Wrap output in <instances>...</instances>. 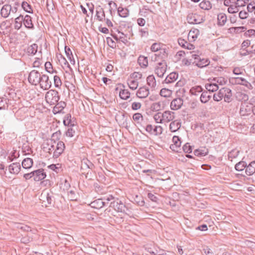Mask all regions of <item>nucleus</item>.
<instances>
[{
	"mask_svg": "<svg viewBox=\"0 0 255 255\" xmlns=\"http://www.w3.org/2000/svg\"><path fill=\"white\" fill-rule=\"evenodd\" d=\"M65 148L64 143L62 141L57 142L56 148L53 151V157L55 158H58L64 151Z\"/></svg>",
	"mask_w": 255,
	"mask_h": 255,
	"instance_id": "11",
	"label": "nucleus"
},
{
	"mask_svg": "<svg viewBox=\"0 0 255 255\" xmlns=\"http://www.w3.org/2000/svg\"><path fill=\"white\" fill-rule=\"evenodd\" d=\"M245 172L248 176L252 175L255 173V161H252L248 165H247Z\"/></svg>",
	"mask_w": 255,
	"mask_h": 255,
	"instance_id": "26",
	"label": "nucleus"
},
{
	"mask_svg": "<svg viewBox=\"0 0 255 255\" xmlns=\"http://www.w3.org/2000/svg\"><path fill=\"white\" fill-rule=\"evenodd\" d=\"M48 167L49 169L55 171L56 173H58L60 171L61 167H60V165L59 164H52L49 165Z\"/></svg>",
	"mask_w": 255,
	"mask_h": 255,
	"instance_id": "62",
	"label": "nucleus"
},
{
	"mask_svg": "<svg viewBox=\"0 0 255 255\" xmlns=\"http://www.w3.org/2000/svg\"><path fill=\"white\" fill-rule=\"evenodd\" d=\"M183 105V100L180 98L173 99L170 103V108L172 110L179 109Z\"/></svg>",
	"mask_w": 255,
	"mask_h": 255,
	"instance_id": "16",
	"label": "nucleus"
},
{
	"mask_svg": "<svg viewBox=\"0 0 255 255\" xmlns=\"http://www.w3.org/2000/svg\"><path fill=\"white\" fill-rule=\"evenodd\" d=\"M128 84L130 89L135 90L138 86V82L136 80L129 78L128 80Z\"/></svg>",
	"mask_w": 255,
	"mask_h": 255,
	"instance_id": "41",
	"label": "nucleus"
},
{
	"mask_svg": "<svg viewBox=\"0 0 255 255\" xmlns=\"http://www.w3.org/2000/svg\"><path fill=\"white\" fill-rule=\"evenodd\" d=\"M10 9L11 5L8 4L3 5L0 9V16L4 18H7L9 16H11Z\"/></svg>",
	"mask_w": 255,
	"mask_h": 255,
	"instance_id": "13",
	"label": "nucleus"
},
{
	"mask_svg": "<svg viewBox=\"0 0 255 255\" xmlns=\"http://www.w3.org/2000/svg\"><path fill=\"white\" fill-rule=\"evenodd\" d=\"M172 141L174 143V144L171 145V148H174V146H175L176 147H178L180 146L181 142L180 141L179 137L178 136L174 135L172 138Z\"/></svg>",
	"mask_w": 255,
	"mask_h": 255,
	"instance_id": "46",
	"label": "nucleus"
},
{
	"mask_svg": "<svg viewBox=\"0 0 255 255\" xmlns=\"http://www.w3.org/2000/svg\"><path fill=\"white\" fill-rule=\"evenodd\" d=\"M132 119L137 123H140L143 120V117L140 113H137L133 115Z\"/></svg>",
	"mask_w": 255,
	"mask_h": 255,
	"instance_id": "54",
	"label": "nucleus"
},
{
	"mask_svg": "<svg viewBox=\"0 0 255 255\" xmlns=\"http://www.w3.org/2000/svg\"><path fill=\"white\" fill-rule=\"evenodd\" d=\"M66 106V104L65 102L63 101L58 102L53 108V113L54 114L61 113Z\"/></svg>",
	"mask_w": 255,
	"mask_h": 255,
	"instance_id": "22",
	"label": "nucleus"
},
{
	"mask_svg": "<svg viewBox=\"0 0 255 255\" xmlns=\"http://www.w3.org/2000/svg\"><path fill=\"white\" fill-rule=\"evenodd\" d=\"M187 21L190 24H200L205 21V18L197 13H190L187 16Z\"/></svg>",
	"mask_w": 255,
	"mask_h": 255,
	"instance_id": "2",
	"label": "nucleus"
},
{
	"mask_svg": "<svg viewBox=\"0 0 255 255\" xmlns=\"http://www.w3.org/2000/svg\"><path fill=\"white\" fill-rule=\"evenodd\" d=\"M239 153V151L236 149H233L228 153V158L232 161L234 158H236Z\"/></svg>",
	"mask_w": 255,
	"mask_h": 255,
	"instance_id": "49",
	"label": "nucleus"
},
{
	"mask_svg": "<svg viewBox=\"0 0 255 255\" xmlns=\"http://www.w3.org/2000/svg\"><path fill=\"white\" fill-rule=\"evenodd\" d=\"M161 103L160 102L153 103L151 106V110L153 111H159L161 109Z\"/></svg>",
	"mask_w": 255,
	"mask_h": 255,
	"instance_id": "53",
	"label": "nucleus"
},
{
	"mask_svg": "<svg viewBox=\"0 0 255 255\" xmlns=\"http://www.w3.org/2000/svg\"><path fill=\"white\" fill-rule=\"evenodd\" d=\"M21 230L24 231V232H31L33 234H36V231H37L36 230L31 229L29 226L24 225L23 224L22 226Z\"/></svg>",
	"mask_w": 255,
	"mask_h": 255,
	"instance_id": "61",
	"label": "nucleus"
},
{
	"mask_svg": "<svg viewBox=\"0 0 255 255\" xmlns=\"http://www.w3.org/2000/svg\"><path fill=\"white\" fill-rule=\"evenodd\" d=\"M94 165L88 159L85 158L81 161V169L85 172L87 169H92Z\"/></svg>",
	"mask_w": 255,
	"mask_h": 255,
	"instance_id": "17",
	"label": "nucleus"
},
{
	"mask_svg": "<svg viewBox=\"0 0 255 255\" xmlns=\"http://www.w3.org/2000/svg\"><path fill=\"white\" fill-rule=\"evenodd\" d=\"M175 113L170 111H165L162 113L163 124L171 122L175 119Z\"/></svg>",
	"mask_w": 255,
	"mask_h": 255,
	"instance_id": "10",
	"label": "nucleus"
},
{
	"mask_svg": "<svg viewBox=\"0 0 255 255\" xmlns=\"http://www.w3.org/2000/svg\"><path fill=\"white\" fill-rule=\"evenodd\" d=\"M226 90L228 91L227 88H223L219 91L218 93L214 94L213 95V100L217 102H219L222 100L224 96H225L224 92H225Z\"/></svg>",
	"mask_w": 255,
	"mask_h": 255,
	"instance_id": "25",
	"label": "nucleus"
},
{
	"mask_svg": "<svg viewBox=\"0 0 255 255\" xmlns=\"http://www.w3.org/2000/svg\"><path fill=\"white\" fill-rule=\"evenodd\" d=\"M118 13L120 16L122 17H127L129 15V10L127 8H124L120 6L118 8Z\"/></svg>",
	"mask_w": 255,
	"mask_h": 255,
	"instance_id": "36",
	"label": "nucleus"
},
{
	"mask_svg": "<svg viewBox=\"0 0 255 255\" xmlns=\"http://www.w3.org/2000/svg\"><path fill=\"white\" fill-rule=\"evenodd\" d=\"M23 21H22L25 27L29 29H33L34 27L32 21V18L28 15L23 16Z\"/></svg>",
	"mask_w": 255,
	"mask_h": 255,
	"instance_id": "21",
	"label": "nucleus"
},
{
	"mask_svg": "<svg viewBox=\"0 0 255 255\" xmlns=\"http://www.w3.org/2000/svg\"><path fill=\"white\" fill-rule=\"evenodd\" d=\"M33 162L32 158H24L21 163L22 167L24 169H29L33 165Z\"/></svg>",
	"mask_w": 255,
	"mask_h": 255,
	"instance_id": "29",
	"label": "nucleus"
},
{
	"mask_svg": "<svg viewBox=\"0 0 255 255\" xmlns=\"http://www.w3.org/2000/svg\"><path fill=\"white\" fill-rule=\"evenodd\" d=\"M162 113L158 112L154 115L153 119L156 123L163 124Z\"/></svg>",
	"mask_w": 255,
	"mask_h": 255,
	"instance_id": "52",
	"label": "nucleus"
},
{
	"mask_svg": "<svg viewBox=\"0 0 255 255\" xmlns=\"http://www.w3.org/2000/svg\"><path fill=\"white\" fill-rule=\"evenodd\" d=\"M21 169V165L19 162H15L8 166V170L11 174H17Z\"/></svg>",
	"mask_w": 255,
	"mask_h": 255,
	"instance_id": "19",
	"label": "nucleus"
},
{
	"mask_svg": "<svg viewBox=\"0 0 255 255\" xmlns=\"http://www.w3.org/2000/svg\"><path fill=\"white\" fill-rule=\"evenodd\" d=\"M54 84L56 88H60L62 85V82L60 77L57 75L54 76Z\"/></svg>",
	"mask_w": 255,
	"mask_h": 255,
	"instance_id": "60",
	"label": "nucleus"
},
{
	"mask_svg": "<svg viewBox=\"0 0 255 255\" xmlns=\"http://www.w3.org/2000/svg\"><path fill=\"white\" fill-rule=\"evenodd\" d=\"M42 73L37 70H32L29 74L28 80L29 83L34 86L38 85L39 81L41 77Z\"/></svg>",
	"mask_w": 255,
	"mask_h": 255,
	"instance_id": "3",
	"label": "nucleus"
},
{
	"mask_svg": "<svg viewBox=\"0 0 255 255\" xmlns=\"http://www.w3.org/2000/svg\"><path fill=\"white\" fill-rule=\"evenodd\" d=\"M119 90V96L123 100H127L130 97V92L126 89H119V87H117L115 89V91L118 92Z\"/></svg>",
	"mask_w": 255,
	"mask_h": 255,
	"instance_id": "24",
	"label": "nucleus"
},
{
	"mask_svg": "<svg viewBox=\"0 0 255 255\" xmlns=\"http://www.w3.org/2000/svg\"><path fill=\"white\" fill-rule=\"evenodd\" d=\"M76 129V126L75 127H68V128L65 132L66 136L69 137H73L75 134Z\"/></svg>",
	"mask_w": 255,
	"mask_h": 255,
	"instance_id": "43",
	"label": "nucleus"
},
{
	"mask_svg": "<svg viewBox=\"0 0 255 255\" xmlns=\"http://www.w3.org/2000/svg\"><path fill=\"white\" fill-rule=\"evenodd\" d=\"M22 21H23V15L20 14L16 17L14 20V29L17 30L19 29L22 25Z\"/></svg>",
	"mask_w": 255,
	"mask_h": 255,
	"instance_id": "33",
	"label": "nucleus"
},
{
	"mask_svg": "<svg viewBox=\"0 0 255 255\" xmlns=\"http://www.w3.org/2000/svg\"><path fill=\"white\" fill-rule=\"evenodd\" d=\"M45 68L46 71L49 73H53L54 72H56L55 71H54L52 65L50 62H46L45 63Z\"/></svg>",
	"mask_w": 255,
	"mask_h": 255,
	"instance_id": "56",
	"label": "nucleus"
},
{
	"mask_svg": "<svg viewBox=\"0 0 255 255\" xmlns=\"http://www.w3.org/2000/svg\"><path fill=\"white\" fill-rule=\"evenodd\" d=\"M65 52L66 53V55L68 58V59L70 60L71 63L72 64L74 65L75 61L72 54V52L70 49L69 47H67V46H65Z\"/></svg>",
	"mask_w": 255,
	"mask_h": 255,
	"instance_id": "34",
	"label": "nucleus"
},
{
	"mask_svg": "<svg viewBox=\"0 0 255 255\" xmlns=\"http://www.w3.org/2000/svg\"><path fill=\"white\" fill-rule=\"evenodd\" d=\"M191 56L195 60L194 63L198 67H204L209 64L210 62L208 59L201 58L198 54H192Z\"/></svg>",
	"mask_w": 255,
	"mask_h": 255,
	"instance_id": "6",
	"label": "nucleus"
},
{
	"mask_svg": "<svg viewBox=\"0 0 255 255\" xmlns=\"http://www.w3.org/2000/svg\"><path fill=\"white\" fill-rule=\"evenodd\" d=\"M201 8L205 10H209L212 8V4L209 0H203L199 4Z\"/></svg>",
	"mask_w": 255,
	"mask_h": 255,
	"instance_id": "42",
	"label": "nucleus"
},
{
	"mask_svg": "<svg viewBox=\"0 0 255 255\" xmlns=\"http://www.w3.org/2000/svg\"><path fill=\"white\" fill-rule=\"evenodd\" d=\"M139 32L140 33V36L141 37H147L149 35L147 28L139 29Z\"/></svg>",
	"mask_w": 255,
	"mask_h": 255,
	"instance_id": "58",
	"label": "nucleus"
},
{
	"mask_svg": "<svg viewBox=\"0 0 255 255\" xmlns=\"http://www.w3.org/2000/svg\"><path fill=\"white\" fill-rule=\"evenodd\" d=\"M146 131L151 135L157 136L162 133L163 128L160 126L147 125L145 128Z\"/></svg>",
	"mask_w": 255,
	"mask_h": 255,
	"instance_id": "5",
	"label": "nucleus"
},
{
	"mask_svg": "<svg viewBox=\"0 0 255 255\" xmlns=\"http://www.w3.org/2000/svg\"><path fill=\"white\" fill-rule=\"evenodd\" d=\"M45 101L50 105H55L60 99L59 93L55 90H50L46 93Z\"/></svg>",
	"mask_w": 255,
	"mask_h": 255,
	"instance_id": "1",
	"label": "nucleus"
},
{
	"mask_svg": "<svg viewBox=\"0 0 255 255\" xmlns=\"http://www.w3.org/2000/svg\"><path fill=\"white\" fill-rule=\"evenodd\" d=\"M137 62L142 68H146L148 66L147 57L140 55L138 58Z\"/></svg>",
	"mask_w": 255,
	"mask_h": 255,
	"instance_id": "32",
	"label": "nucleus"
},
{
	"mask_svg": "<svg viewBox=\"0 0 255 255\" xmlns=\"http://www.w3.org/2000/svg\"><path fill=\"white\" fill-rule=\"evenodd\" d=\"M90 205L92 208L99 209L106 205V202H104L102 199H98L92 202Z\"/></svg>",
	"mask_w": 255,
	"mask_h": 255,
	"instance_id": "23",
	"label": "nucleus"
},
{
	"mask_svg": "<svg viewBox=\"0 0 255 255\" xmlns=\"http://www.w3.org/2000/svg\"><path fill=\"white\" fill-rule=\"evenodd\" d=\"M21 7L23 9L24 11L26 12L29 13H32L33 10L31 7V5H30L29 3H28L26 1H23L21 3Z\"/></svg>",
	"mask_w": 255,
	"mask_h": 255,
	"instance_id": "47",
	"label": "nucleus"
},
{
	"mask_svg": "<svg viewBox=\"0 0 255 255\" xmlns=\"http://www.w3.org/2000/svg\"><path fill=\"white\" fill-rule=\"evenodd\" d=\"M199 34V31L198 29L191 30L188 33V38L191 40L195 41Z\"/></svg>",
	"mask_w": 255,
	"mask_h": 255,
	"instance_id": "38",
	"label": "nucleus"
},
{
	"mask_svg": "<svg viewBox=\"0 0 255 255\" xmlns=\"http://www.w3.org/2000/svg\"><path fill=\"white\" fill-rule=\"evenodd\" d=\"M167 69L166 63L163 61L157 63L155 67V73L159 77L162 78L164 76Z\"/></svg>",
	"mask_w": 255,
	"mask_h": 255,
	"instance_id": "7",
	"label": "nucleus"
},
{
	"mask_svg": "<svg viewBox=\"0 0 255 255\" xmlns=\"http://www.w3.org/2000/svg\"><path fill=\"white\" fill-rule=\"evenodd\" d=\"M40 197V200L42 201V203L44 204L45 206H48L52 203V193L49 192L48 191H43Z\"/></svg>",
	"mask_w": 255,
	"mask_h": 255,
	"instance_id": "8",
	"label": "nucleus"
},
{
	"mask_svg": "<svg viewBox=\"0 0 255 255\" xmlns=\"http://www.w3.org/2000/svg\"><path fill=\"white\" fill-rule=\"evenodd\" d=\"M211 96L209 95L208 91L202 92L200 96V101L202 103H206L211 99Z\"/></svg>",
	"mask_w": 255,
	"mask_h": 255,
	"instance_id": "40",
	"label": "nucleus"
},
{
	"mask_svg": "<svg viewBox=\"0 0 255 255\" xmlns=\"http://www.w3.org/2000/svg\"><path fill=\"white\" fill-rule=\"evenodd\" d=\"M227 16L224 13H220L218 14L217 19H218V24L219 26H223L225 25L227 21Z\"/></svg>",
	"mask_w": 255,
	"mask_h": 255,
	"instance_id": "31",
	"label": "nucleus"
},
{
	"mask_svg": "<svg viewBox=\"0 0 255 255\" xmlns=\"http://www.w3.org/2000/svg\"><path fill=\"white\" fill-rule=\"evenodd\" d=\"M178 77V74L176 72L170 73L165 78L164 82L165 83L169 84L175 81Z\"/></svg>",
	"mask_w": 255,
	"mask_h": 255,
	"instance_id": "28",
	"label": "nucleus"
},
{
	"mask_svg": "<svg viewBox=\"0 0 255 255\" xmlns=\"http://www.w3.org/2000/svg\"><path fill=\"white\" fill-rule=\"evenodd\" d=\"M231 82L235 84H240L244 85L248 88L252 86L251 84L247 81L245 78L242 77H235L231 79Z\"/></svg>",
	"mask_w": 255,
	"mask_h": 255,
	"instance_id": "14",
	"label": "nucleus"
},
{
	"mask_svg": "<svg viewBox=\"0 0 255 255\" xmlns=\"http://www.w3.org/2000/svg\"><path fill=\"white\" fill-rule=\"evenodd\" d=\"M172 91L168 89L162 88L160 92V95L162 97H169L172 94Z\"/></svg>",
	"mask_w": 255,
	"mask_h": 255,
	"instance_id": "50",
	"label": "nucleus"
},
{
	"mask_svg": "<svg viewBox=\"0 0 255 255\" xmlns=\"http://www.w3.org/2000/svg\"><path fill=\"white\" fill-rule=\"evenodd\" d=\"M247 166V163L245 161H240L235 165V169L239 171H243Z\"/></svg>",
	"mask_w": 255,
	"mask_h": 255,
	"instance_id": "48",
	"label": "nucleus"
},
{
	"mask_svg": "<svg viewBox=\"0 0 255 255\" xmlns=\"http://www.w3.org/2000/svg\"><path fill=\"white\" fill-rule=\"evenodd\" d=\"M110 206L112 208H113L118 212H124L125 209L126 208L125 205L121 201H119L118 199L112 202Z\"/></svg>",
	"mask_w": 255,
	"mask_h": 255,
	"instance_id": "9",
	"label": "nucleus"
},
{
	"mask_svg": "<svg viewBox=\"0 0 255 255\" xmlns=\"http://www.w3.org/2000/svg\"><path fill=\"white\" fill-rule=\"evenodd\" d=\"M181 127V123L179 120H174L169 125V129L171 132L177 131Z\"/></svg>",
	"mask_w": 255,
	"mask_h": 255,
	"instance_id": "27",
	"label": "nucleus"
},
{
	"mask_svg": "<svg viewBox=\"0 0 255 255\" xmlns=\"http://www.w3.org/2000/svg\"><path fill=\"white\" fill-rule=\"evenodd\" d=\"M68 198L71 201H76L77 199V196L74 190H71L68 193Z\"/></svg>",
	"mask_w": 255,
	"mask_h": 255,
	"instance_id": "63",
	"label": "nucleus"
},
{
	"mask_svg": "<svg viewBox=\"0 0 255 255\" xmlns=\"http://www.w3.org/2000/svg\"><path fill=\"white\" fill-rule=\"evenodd\" d=\"M227 90L228 91L226 90L225 92H224L225 96H224V98L225 102L229 103L232 100V93L231 90H230L229 88H227Z\"/></svg>",
	"mask_w": 255,
	"mask_h": 255,
	"instance_id": "45",
	"label": "nucleus"
},
{
	"mask_svg": "<svg viewBox=\"0 0 255 255\" xmlns=\"http://www.w3.org/2000/svg\"><path fill=\"white\" fill-rule=\"evenodd\" d=\"M208 153V149L205 147H202L196 149L194 151L195 155L199 157H202L206 155Z\"/></svg>",
	"mask_w": 255,
	"mask_h": 255,
	"instance_id": "30",
	"label": "nucleus"
},
{
	"mask_svg": "<svg viewBox=\"0 0 255 255\" xmlns=\"http://www.w3.org/2000/svg\"><path fill=\"white\" fill-rule=\"evenodd\" d=\"M38 46L36 44L34 43L29 46L27 48V53L29 55H33L35 54L37 51Z\"/></svg>",
	"mask_w": 255,
	"mask_h": 255,
	"instance_id": "44",
	"label": "nucleus"
},
{
	"mask_svg": "<svg viewBox=\"0 0 255 255\" xmlns=\"http://www.w3.org/2000/svg\"><path fill=\"white\" fill-rule=\"evenodd\" d=\"M252 113V106L247 104H242L240 114L241 116H246L250 115Z\"/></svg>",
	"mask_w": 255,
	"mask_h": 255,
	"instance_id": "12",
	"label": "nucleus"
},
{
	"mask_svg": "<svg viewBox=\"0 0 255 255\" xmlns=\"http://www.w3.org/2000/svg\"><path fill=\"white\" fill-rule=\"evenodd\" d=\"M34 173L33 179L35 181H39L44 179L46 176V173L44 171L43 169H40L33 171Z\"/></svg>",
	"mask_w": 255,
	"mask_h": 255,
	"instance_id": "15",
	"label": "nucleus"
},
{
	"mask_svg": "<svg viewBox=\"0 0 255 255\" xmlns=\"http://www.w3.org/2000/svg\"><path fill=\"white\" fill-rule=\"evenodd\" d=\"M228 11L230 13H234L238 12L239 9L235 4H234L230 6L228 8Z\"/></svg>",
	"mask_w": 255,
	"mask_h": 255,
	"instance_id": "64",
	"label": "nucleus"
},
{
	"mask_svg": "<svg viewBox=\"0 0 255 255\" xmlns=\"http://www.w3.org/2000/svg\"><path fill=\"white\" fill-rule=\"evenodd\" d=\"M147 84L151 88L154 89L156 86L155 78L153 75L148 76L146 78Z\"/></svg>",
	"mask_w": 255,
	"mask_h": 255,
	"instance_id": "35",
	"label": "nucleus"
},
{
	"mask_svg": "<svg viewBox=\"0 0 255 255\" xmlns=\"http://www.w3.org/2000/svg\"><path fill=\"white\" fill-rule=\"evenodd\" d=\"M63 124L65 126L68 127H75L76 122L72 118L71 115L70 114H68L65 115L64 120Z\"/></svg>",
	"mask_w": 255,
	"mask_h": 255,
	"instance_id": "20",
	"label": "nucleus"
},
{
	"mask_svg": "<svg viewBox=\"0 0 255 255\" xmlns=\"http://www.w3.org/2000/svg\"><path fill=\"white\" fill-rule=\"evenodd\" d=\"M9 100L6 97L0 98V110L7 109Z\"/></svg>",
	"mask_w": 255,
	"mask_h": 255,
	"instance_id": "37",
	"label": "nucleus"
},
{
	"mask_svg": "<svg viewBox=\"0 0 255 255\" xmlns=\"http://www.w3.org/2000/svg\"><path fill=\"white\" fill-rule=\"evenodd\" d=\"M142 75L139 72H133L130 75V77L132 79H134L137 81L138 80L142 78Z\"/></svg>",
	"mask_w": 255,
	"mask_h": 255,
	"instance_id": "59",
	"label": "nucleus"
},
{
	"mask_svg": "<svg viewBox=\"0 0 255 255\" xmlns=\"http://www.w3.org/2000/svg\"><path fill=\"white\" fill-rule=\"evenodd\" d=\"M51 85L52 83L48 76L46 74L41 75V77L38 83L40 88L44 90H47L51 88Z\"/></svg>",
	"mask_w": 255,
	"mask_h": 255,
	"instance_id": "4",
	"label": "nucleus"
},
{
	"mask_svg": "<svg viewBox=\"0 0 255 255\" xmlns=\"http://www.w3.org/2000/svg\"><path fill=\"white\" fill-rule=\"evenodd\" d=\"M202 88L200 86H197L194 87H192L190 89V93L192 95H196L197 94V93H200L202 91Z\"/></svg>",
	"mask_w": 255,
	"mask_h": 255,
	"instance_id": "57",
	"label": "nucleus"
},
{
	"mask_svg": "<svg viewBox=\"0 0 255 255\" xmlns=\"http://www.w3.org/2000/svg\"><path fill=\"white\" fill-rule=\"evenodd\" d=\"M149 94V89L145 86L140 87L136 92V96L139 98H145Z\"/></svg>",
	"mask_w": 255,
	"mask_h": 255,
	"instance_id": "18",
	"label": "nucleus"
},
{
	"mask_svg": "<svg viewBox=\"0 0 255 255\" xmlns=\"http://www.w3.org/2000/svg\"><path fill=\"white\" fill-rule=\"evenodd\" d=\"M96 16L100 21H103L105 19V14L103 8H101L99 10H97Z\"/></svg>",
	"mask_w": 255,
	"mask_h": 255,
	"instance_id": "51",
	"label": "nucleus"
},
{
	"mask_svg": "<svg viewBox=\"0 0 255 255\" xmlns=\"http://www.w3.org/2000/svg\"><path fill=\"white\" fill-rule=\"evenodd\" d=\"M246 28L244 26L233 27L231 28V31L236 33H239L245 31Z\"/></svg>",
	"mask_w": 255,
	"mask_h": 255,
	"instance_id": "55",
	"label": "nucleus"
},
{
	"mask_svg": "<svg viewBox=\"0 0 255 255\" xmlns=\"http://www.w3.org/2000/svg\"><path fill=\"white\" fill-rule=\"evenodd\" d=\"M205 88L208 91L214 92L218 90L219 86L216 83H207L205 85Z\"/></svg>",
	"mask_w": 255,
	"mask_h": 255,
	"instance_id": "39",
	"label": "nucleus"
}]
</instances>
